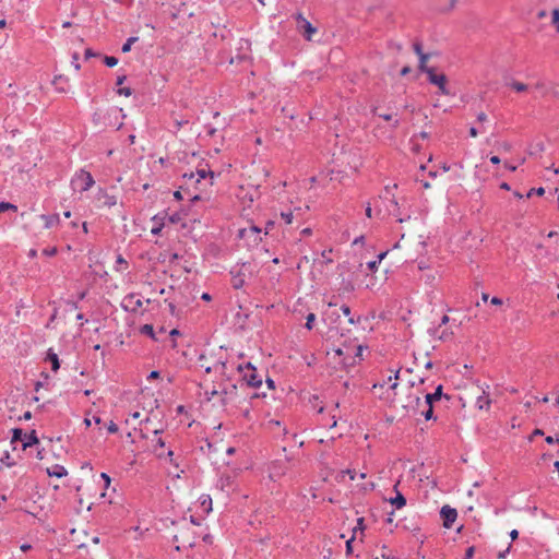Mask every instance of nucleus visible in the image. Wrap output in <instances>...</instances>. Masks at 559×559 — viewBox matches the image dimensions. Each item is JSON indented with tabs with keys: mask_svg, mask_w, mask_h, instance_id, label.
I'll use <instances>...</instances> for the list:
<instances>
[{
	"mask_svg": "<svg viewBox=\"0 0 559 559\" xmlns=\"http://www.w3.org/2000/svg\"><path fill=\"white\" fill-rule=\"evenodd\" d=\"M95 181L91 175V173L81 169L78 171L72 179V186L74 189H78L80 191H87L94 186Z\"/></svg>",
	"mask_w": 559,
	"mask_h": 559,
	"instance_id": "20e7f679",
	"label": "nucleus"
},
{
	"mask_svg": "<svg viewBox=\"0 0 559 559\" xmlns=\"http://www.w3.org/2000/svg\"><path fill=\"white\" fill-rule=\"evenodd\" d=\"M138 41V37H130L127 39V41L122 45V52H129L131 50L132 45Z\"/></svg>",
	"mask_w": 559,
	"mask_h": 559,
	"instance_id": "c756f323",
	"label": "nucleus"
},
{
	"mask_svg": "<svg viewBox=\"0 0 559 559\" xmlns=\"http://www.w3.org/2000/svg\"><path fill=\"white\" fill-rule=\"evenodd\" d=\"M281 217L285 221L286 224H292L294 215L293 212H282Z\"/></svg>",
	"mask_w": 559,
	"mask_h": 559,
	"instance_id": "58836bf2",
	"label": "nucleus"
},
{
	"mask_svg": "<svg viewBox=\"0 0 559 559\" xmlns=\"http://www.w3.org/2000/svg\"><path fill=\"white\" fill-rule=\"evenodd\" d=\"M117 93L121 96H126V97H129L132 92H131V88L130 87H120L118 88Z\"/></svg>",
	"mask_w": 559,
	"mask_h": 559,
	"instance_id": "c03bdc74",
	"label": "nucleus"
},
{
	"mask_svg": "<svg viewBox=\"0 0 559 559\" xmlns=\"http://www.w3.org/2000/svg\"><path fill=\"white\" fill-rule=\"evenodd\" d=\"M97 207H112L117 204V198L109 195L105 190L99 189L96 197Z\"/></svg>",
	"mask_w": 559,
	"mask_h": 559,
	"instance_id": "9b49d317",
	"label": "nucleus"
},
{
	"mask_svg": "<svg viewBox=\"0 0 559 559\" xmlns=\"http://www.w3.org/2000/svg\"><path fill=\"white\" fill-rule=\"evenodd\" d=\"M534 193H536L537 195H543L545 193V189L544 188H537V189H531L528 192H527V198H531Z\"/></svg>",
	"mask_w": 559,
	"mask_h": 559,
	"instance_id": "37998d69",
	"label": "nucleus"
},
{
	"mask_svg": "<svg viewBox=\"0 0 559 559\" xmlns=\"http://www.w3.org/2000/svg\"><path fill=\"white\" fill-rule=\"evenodd\" d=\"M78 60H79V55H78V53H74V55H73V62H72V63H73V66H74L75 70H80V68H81V66H80V63L78 62Z\"/></svg>",
	"mask_w": 559,
	"mask_h": 559,
	"instance_id": "603ef678",
	"label": "nucleus"
},
{
	"mask_svg": "<svg viewBox=\"0 0 559 559\" xmlns=\"http://www.w3.org/2000/svg\"><path fill=\"white\" fill-rule=\"evenodd\" d=\"M288 471V464L286 461H274L269 465V478L273 481L282 478Z\"/></svg>",
	"mask_w": 559,
	"mask_h": 559,
	"instance_id": "0eeeda50",
	"label": "nucleus"
},
{
	"mask_svg": "<svg viewBox=\"0 0 559 559\" xmlns=\"http://www.w3.org/2000/svg\"><path fill=\"white\" fill-rule=\"evenodd\" d=\"M311 234H312L311 228H308V227H307V228H304V229L301 230V235H302V236H310Z\"/></svg>",
	"mask_w": 559,
	"mask_h": 559,
	"instance_id": "338daca9",
	"label": "nucleus"
},
{
	"mask_svg": "<svg viewBox=\"0 0 559 559\" xmlns=\"http://www.w3.org/2000/svg\"><path fill=\"white\" fill-rule=\"evenodd\" d=\"M260 229L255 226H250L249 228H242L240 230V236L241 237H247L249 236L250 234H254V235H259L260 234Z\"/></svg>",
	"mask_w": 559,
	"mask_h": 559,
	"instance_id": "bb28decb",
	"label": "nucleus"
},
{
	"mask_svg": "<svg viewBox=\"0 0 559 559\" xmlns=\"http://www.w3.org/2000/svg\"><path fill=\"white\" fill-rule=\"evenodd\" d=\"M296 25L299 33L304 35L307 40H311L312 36L317 33V28L301 14L295 15Z\"/></svg>",
	"mask_w": 559,
	"mask_h": 559,
	"instance_id": "423d86ee",
	"label": "nucleus"
},
{
	"mask_svg": "<svg viewBox=\"0 0 559 559\" xmlns=\"http://www.w3.org/2000/svg\"><path fill=\"white\" fill-rule=\"evenodd\" d=\"M510 86H511L514 91H516V92H525V91H527V85H526V84H524V83H522V82H516V81H515V82H512V83L510 84Z\"/></svg>",
	"mask_w": 559,
	"mask_h": 559,
	"instance_id": "2f4dec72",
	"label": "nucleus"
},
{
	"mask_svg": "<svg viewBox=\"0 0 559 559\" xmlns=\"http://www.w3.org/2000/svg\"><path fill=\"white\" fill-rule=\"evenodd\" d=\"M474 552H475L474 546L468 547L466 549V554H465V558L464 559H472V557L474 556Z\"/></svg>",
	"mask_w": 559,
	"mask_h": 559,
	"instance_id": "09e8293b",
	"label": "nucleus"
},
{
	"mask_svg": "<svg viewBox=\"0 0 559 559\" xmlns=\"http://www.w3.org/2000/svg\"><path fill=\"white\" fill-rule=\"evenodd\" d=\"M107 430L109 433H116L118 431V426L114 421H110Z\"/></svg>",
	"mask_w": 559,
	"mask_h": 559,
	"instance_id": "de8ad7c7",
	"label": "nucleus"
},
{
	"mask_svg": "<svg viewBox=\"0 0 559 559\" xmlns=\"http://www.w3.org/2000/svg\"><path fill=\"white\" fill-rule=\"evenodd\" d=\"M48 359L51 362L52 370L57 371L60 367L57 354L48 353Z\"/></svg>",
	"mask_w": 559,
	"mask_h": 559,
	"instance_id": "cd10ccee",
	"label": "nucleus"
},
{
	"mask_svg": "<svg viewBox=\"0 0 559 559\" xmlns=\"http://www.w3.org/2000/svg\"><path fill=\"white\" fill-rule=\"evenodd\" d=\"M37 443H38V438H37L35 431H32L29 435L24 433V438L22 440L23 450H25L26 448L32 447L34 444H37Z\"/></svg>",
	"mask_w": 559,
	"mask_h": 559,
	"instance_id": "a211bd4d",
	"label": "nucleus"
},
{
	"mask_svg": "<svg viewBox=\"0 0 559 559\" xmlns=\"http://www.w3.org/2000/svg\"><path fill=\"white\" fill-rule=\"evenodd\" d=\"M364 530H365L364 518H359V519H357V525L354 527V536L357 534L358 531H360L362 533Z\"/></svg>",
	"mask_w": 559,
	"mask_h": 559,
	"instance_id": "4c0bfd02",
	"label": "nucleus"
},
{
	"mask_svg": "<svg viewBox=\"0 0 559 559\" xmlns=\"http://www.w3.org/2000/svg\"><path fill=\"white\" fill-rule=\"evenodd\" d=\"M405 394H401L395 392V397L393 399L394 406H400L405 409L407 413H415L418 411L420 404H423V400L419 394L413 391V388L409 386L406 389Z\"/></svg>",
	"mask_w": 559,
	"mask_h": 559,
	"instance_id": "f03ea898",
	"label": "nucleus"
},
{
	"mask_svg": "<svg viewBox=\"0 0 559 559\" xmlns=\"http://www.w3.org/2000/svg\"><path fill=\"white\" fill-rule=\"evenodd\" d=\"M165 445L164 441L162 438H157L156 440V445L154 447V452L156 453L157 456H162L163 453L159 451V449H163Z\"/></svg>",
	"mask_w": 559,
	"mask_h": 559,
	"instance_id": "72a5a7b5",
	"label": "nucleus"
},
{
	"mask_svg": "<svg viewBox=\"0 0 559 559\" xmlns=\"http://www.w3.org/2000/svg\"><path fill=\"white\" fill-rule=\"evenodd\" d=\"M490 302L495 306H501L502 305V299L498 298V297H492Z\"/></svg>",
	"mask_w": 559,
	"mask_h": 559,
	"instance_id": "5fc2aeb1",
	"label": "nucleus"
},
{
	"mask_svg": "<svg viewBox=\"0 0 559 559\" xmlns=\"http://www.w3.org/2000/svg\"><path fill=\"white\" fill-rule=\"evenodd\" d=\"M344 473H346V474L349 476V478H350L352 480H354V479H355V477H356V473H355V471L347 469V471H345Z\"/></svg>",
	"mask_w": 559,
	"mask_h": 559,
	"instance_id": "e2e57ef3",
	"label": "nucleus"
},
{
	"mask_svg": "<svg viewBox=\"0 0 559 559\" xmlns=\"http://www.w3.org/2000/svg\"><path fill=\"white\" fill-rule=\"evenodd\" d=\"M414 48H415V51H416V52L418 53V56H419V68H420V70H423V71H425V72H426V70L428 69V68L426 67V62H427L428 56H427V55H425V53H423V51H421V49H420V45H419V44H415Z\"/></svg>",
	"mask_w": 559,
	"mask_h": 559,
	"instance_id": "5701e85b",
	"label": "nucleus"
},
{
	"mask_svg": "<svg viewBox=\"0 0 559 559\" xmlns=\"http://www.w3.org/2000/svg\"><path fill=\"white\" fill-rule=\"evenodd\" d=\"M200 507L204 513H210L212 511V498L209 495H202L200 497Z\"/></svg>",
	"mask_w": 559,
	"mask_h": 559,
	"instance_id": "412c9836",
	"label": "nucleus"
},
{
	"mask_svg": "<svg viewBox=\"0 0 559 559\" xmlns=\"http://www.w3.org/2000/svg\"><path fill=\"white\" fill-rule=\"evenodd\" d=\"M96 55L92 51V49L87 48L85 50V59H88L91 57H95Z\"/></svg>",
	"mask_w": 559,
	"mask_h": 559,
	"instance_id": "680f3d73",
	"label": "nucleus"
},
{
	"mask_svg": "<svg viewBox=\"0 0 559 559\" xmlns=\"http://www.w3.org/2000/svg\"><path fill=\"white\" fill-rule=\"evenodd\" d=\"M378 263H379L378 261H370V262H368V264H367L368 269L373 271L377 267Z\"/></svg>",
	"mask_w": 559,
	"mask_h": 559,
	"instance_id": "052dcab7",
	"label": "nucleus"
},
{
	"mask_svg": "<svg viewBox=\"0 0 559 559\" xmlns=\"http://www.w3.org/2000/svg\"><path fill=\"white\" fill-rule=\"evenodd\" d=\"M207 175L211 177V179H213L214 174H213L212 171H209V173H207V171H206V170H204V169H200V170H198V176H199V178L205 179V178L207 177Z\"/></svg>",
	"mask_w": 559,
	"mask_h": 559,
	"instance_id": "a18cd8bd",
	"label": "nucleus"
},
{
	"mask_svg": "<svg viewBox=\"0 0 559 559\" xmlns=\"http://www.w3.org/2000/svg\"><path fill=\"white\" fill-rule=\"evenodd\" d=\"M47 473L49 476H55L58 478L67 476L68 474L67 469L61 465H53L52 467L47 468Z\"/></svg>",
	"mask_w": 559,
	"mask_h": 559,
	"instance_id": "6ab92c4d",
	"label": "nucleus"
},
{
	"mask_svg": "<svg viewBox=\"0 0 559 559\" xmlns=\"http://www.w3.org/2000/svg\"><path fill=\"white\" fill-rule=\"evenodd\" d=\"M23 438H24V433H23L22 429H19V428L13 429V435H12V440H11L12 443H14L16 441L22 442Z\"/></svg>",
	"mask_w": 559,
	"mask_h": 559,
	"instance_id": "7c9ffc66",
	"label": "nucleus"
},
{
	"mask_svg": "<svg viewBox=\"0 0 559 559\" xmlns=\"http://www.w3.org/2000/svg\"><path fill=\"white\" fill-rule=\"evenodd\" d=\"M399 481L394 486L395 497L390 498L388 501L396 509H402L406 506L405 497L397 490Z\"/></svg>",
	"mask_w": 559,
	"mask_h": 559,
	"instance_id": "ddd939ff",
	"label": "nucleus"
},
{
	"mask_svg": "<svg viewBox=\"0 0 559 559\" xmlns=\"http://www.w3.org/2000/svg\"><path fill=\"white\" fill-rule=\"evenodd\" d=\"M443 388L442 385H438L433 393H428L425 395V400H423V404H433L436 401H439L442 396Z\"/></svg>",
	"mask_w": 559,
	"mask_h": 559,
	"instance_id": "4468645a",
	"label": "nucleus"
},
{
	"mask_svg": "<svg viewBox=\"0 0 559 559\" xmlns=\"http://www.w3.org/2000/svg\"><path fill=\"white\" fill-rule=\"evenodd\" d=\"M511 546H508L506 550L498 554L499 559H504L507 554L510 551Z\"/></svg>",
	"mask_w": 559,
	"mask_h": 559,
	"instance_id": "6e6d98bb",
	"label": "nucleus"
},
{
	"mask_svg": "<svg viewBox=\"0 0 559 559\" xmlns=\"http://www.w3.org/2000/svg\"><path fill=\"white\" fill-rule=\"evenodd\" d=\"M546 442L549 443V444L558 443L559 442V438L558 437L548 436L546 438Z\"/></svg>",
	"mask_w": 559,
	"mask_h": 559,
	"instance_id": "3c124183",
	"label": "nucleus"
},
{
	"mask_svg": "<svg viewBox=\"0 0 559 559\" xmlns=\"http://www.w3.org/2000/svg\"><path fill=\"white\" fill-rule=\"evenodd\" d=\"M167 214L163 215H155L152 221L154 223L153 227L151 228V233L153 235H158L162 231V228L164 226V221L166 218Z\"/></svg>",
	"mask_w": 559,
	"mask_h": 559,
	"instance_id": "dca6fc26",
	"label": "nucleus"
},
{
	"mask_svg": "<svg viewBox=\"0 0 559 559\" xmlns=\"http://www.w3.org/2000/svg\"><path fill=\"white\" fill-rule=\"evenodd\" d=\"M199 364L206 373L214 372L221 376H225L226 373V362L223 360H214L213 362H210L206 356L201 355L199 358Z\"/></svg>",
	"mask_w": 559,
	"mask_h": 559,
	"instance_id": "39448f33",
	"label": "nucleus"
},
{
	"mask_svg": "<svg viewBox=\"0 0 559 559\" xmlns=\"http://www.w3.org/2000/svg\"><path fill=\"white\" fill-rule=\"evenodd\" d=\"M477 120H478L479 122H484V121H486V120H487V115H486L485 112H480V114H478V116H477Z\"/></svg>",
	"mask_w": 559,
	"mask_h": 559,
	"instance_id": "bf43d9fd",
	"label": "nucleus"
},
{
	"mask_svg": "<svg viewBox=\"0 0 559 559\" xmlns=\"http://www.w3.org/2000/svg\"><path fill=\"white\" fill-rule=\"evenodd\" d=\"M269 426H270V428L273 430V427H274V428H280L281 423H280V421H277V420H271V421H269Z\"/></svg>",
	"mask_w": 559,
	"mask_h": 559,
	"instance_id": "4d7b16f0",
	"label": "nucleus"
},
{
	"mask_svg": "<svg viewBox=\"0 0 559 559\" xmlns=\"http://www.w3.org/2000/svg\"><path fill=\"white\" fill-rule=\"evenodd\" d=\"M393 250H401L404 252L403 257L405 259L414 260L419 255L426 253V242L421 239V237H405L404 235L401 239L393 246Z\"/></svg>",
	"mask_w": 559,
	"mask_h": 559,
	"instance_id": "f257e3e1",
	"label": "nucleus"
},
{
	"mask_svg": "<svg viewBox=\"0 0 559 559\" xmlns=\"http://www.w3.org/2000/svg\"><path fill=\"white\" fill-rule=\"evenodd\" d=\"M475 395H476L475 406L480 411L488 409L491 401L489 399V393L486 391V389L480 385H477L475 388Z\"/></svg>",
	"mask_w": 559,
	"mask_h": 559,
	"instance_id": "1a4fd4ad",
	"label": "nucleus"
},
{
	"mask_svg": "<svg viewBox=\"0 0 559 559\" xmlns=\"http://www.w3.org/2000/svg\"><path fill=\"white\" fill-rule=\"evenodd\" d=\"M469 135H471L472 138H476V136L478 135V131H477V129H476V128H474V127H472V128L469 129Z\"/></svg>",
	"mask_w": 559,
	"mask_h": 559,
	"instance_id": "0e129e2a",
	"label": "nucleus"
},
{
	"mask_svg": "<svg viewBox=\"0 0 559 559\" xmlns=\"http://www.w3.org/2000/svg\"><path fill=\"white\" fill-rule=\"evenodd\" d=\"M141 333L145 334V335H147V336H150L152 338H155L154 328L151 324H144L141 328Z\"/></svg>",
	"mask_w": 559,
	"mask_h": 559,
	"instance_id": "c85d7f7f",
	"label": "nucleus"
},
{
	"mask_svg": "<svg viewBox=\"0 0 559 559\" xmlns=\"http://www.w3.org/2000/svg\"><path fill=\"white\" fill-rule=\"evenodd\" d=\"M104 62L107 67H115L118 63V59L115 57H105Z\"/></svg>",
	"mask_w": 559,
	"mask_h": 559,
	"instance_id": "79ce46f5",
	"label": "nucleus"
},
{
	"mask_svg": "<svg viewBox=\"0 0 559 559\" xmlns=\"http://www.w3.org/2000/svg\"><path fill=\"white\" fill-rule=\"evenodd\" d=\"M354 539H355V536H353L350 539H348L346 542V554L347 555H350L353 552L352 544H353Z\"/></svg>",
	"mask_w": 559,
	"mask_h": 559,
	"instance_id": "49530a36",
	"label": "nucleus"
},
{
	"mask_svg": "<svg viewBox=\"0 0 559 559\" xmlns=\"http://www.w3.org/2000/svg\"><path fill=\"white\" fill-rule=\"evenodd\" d=\"M217 488L226 493L234 492L236 490V479L235 476L229 474H223L216 484Z\"/></svg>",
	"mask_w": 559,
	"mask_h": 559,
	"instance_id": "9d476101",
	"label": "nucleus"
},
{
	"mask_svg": "<svg viewBox=\"0 0 559 559\" xmlns=\"http://www.w3.org/2000/svg\"><path fill=\"white\" fill-rule=\"evenodd\" d=\"M440 514L443 520V525L447 528H450L457 518L456 510L449 506H443L441 508Z\"/></svg>",
	"mask_w": 559,
	"mask_h": 559,
	"instance_id": "f8f14e48",
	"label": "nucleus"
},
{
	"mask_svg": "<svg viewBox=\"0 0 559 559\" xmlns=\"http://www.w3.org/2000/svg\"><path fill=\"white\" fill-rule=\"evenodd\" d=\"M243 283H245V281L240 275L234 276V278H233L234 288H237V289L241 288L243 286Z\"/></svg>",
	"mask_w": 559,
	"mask_h": 559,
	"instance_id": "f704fd0d",
	"label": "nucleus"
},
{
	"mask_svg": "<svg viewBox=\"0 0 559 559\" xmlns=\"http://www.w3.org/2000/svg\"><path fill=\"white\" fill-rule=\"evenodd\" d=\"M551 21L556 25L557 31L559 32V10L555 9L551 13Z\"/></svg>",
	"mask_w": 559,
	"mask_h": 559,
	"instance_id": "e433bc0d",
	"label": "nucleus"
},
{
	"mask_svg": "<svg viewBox=\"0 0 559 559\" xmlns=\"http://www.w3.org/2000/svg\"><path fill=\"white\" fill-rule=\"evenodd\" d=\"M40 218L44 221L45 223V228H51V227H55V226H58L59 223H60V217L58 214H53V215H41Z\"/></svg>",
	"mask_w": 559,
	"mask_h": 559,
	"instance_id": "f3484780",
	"label": "nucleus"
},
{
	"mask_svg": "<svg viewBox=\"0 0 559 559\" xmlns=\"http://www.w3.org/2000/svg\"><path fill=\"white\" fill-rule=\"evenodd\" d=\"M457 4V0H441L440 8L442 11H451Z\"/></svg>",
	"mask_w": 559,
	"mask_h": 559,
	"instance_id": "b1692460",
	"label": "nucleus"
},
{
	"mask_svg": "<svg viewBox=\"0 0 559 559\" xmlns=\"http://www.w3.org/2000/svg\"><path fill=\"white\" fill-rule=\"evenodd\" d=\"M418 271L421 272L420 281L425 283V285L433 287L439 282L441 274L440 272L432 267L428 261L421 260L417 264Z\"/></svg>",
	"mask_w": 559,
	"mask_h": 559,
	"instance_id": "7ed1b4c3",
	"label": "nucleus"
},
{
	"mask_svg": "<svg viewBox=\"0 0 559 559\" xmlns=\"http://www.w3.org/2000/svg\"><path fill=\"white\" fill-rule=\"evenodd\" d=\"M0 460H1V462H0L1 468L4 466L11 467V466L15 465V462L12 460L8 450H1Z\"/></svg>",
	"mask_w": 559,
	"mask_h": 559,
	"instance_id": "4be33fe9",
	"label": "nucleus"
},
{
	"mask_svg": "<svg viewBox=\"0 0 559 559\" xmlns=\"http://www.w3.org/2000/svg\"><path fill=\"white\" fill-rule=\"evenodd\" d=\"M248 384L251 386L258 388L261 384V379H258L255 374H251L248 378Z\"/></svg>",
	"mask_w": 559,
	"mask_h": 559,
	"instance_id": "c9c22d12",
	"label": "nucleus"
},
{
	"mask_svg": "<svg viewBox=\"0 0 559 559\" xmlns=\"http://www.w3.org/2000/svg\"><path fill=\"white\" fill-rule=\"evenodd\" d=\"M518 536H519V532L516 530H512L510 532V537L512 540H515L518 538Z\"/></svg>",
	"mask_w": 559,
	"mask_h": 559,
	"instance_id": "69168bd1",
	"label": "nucleus"
},
{
	"mask_svg": "<svg viewBox=\"0 0 559 559\" xmlns=\"http://www.w3.org/2000/svg\"><path fill=\"white\" fill-rule=\"evenodd\" d=\"M426 73L428 74V80L431 84H435L439 87L441 94L449 95L450 92L447 88V76L442 73L438 74L433 69H427Z\"/></svg>",
	"mask_w": 559,
	"mask_h": 559,
	"instance_id": "6e6552de",
	"label": "nucleus"
},
{
	"mask_svg": "<svg viewBox=\"0 0 559 559\" xmlns=\"http://www.w3.org/2000/svg\"><path fill=\"white\" fill-rule=\"evenodd\" d=\"M341 309H342V311H343V313H344L345 316H349V313H350V309H349V307H348V306H342V308H341Z\"/></svg>",
	"mask_w": 559,
	"mask_h": 559,
	"instance_id": "774afa93",
	"label": "nucleus"
},
{
	"mask_svg": "<svg viewBox=\"0 0 559 559\" xmlns=\"http://www.w3.org/2000/svg\"><path fill=\"white\" fill-rule=\"evenodd\" d=\"M306 319H307V321H306V328H307L308 330H311V329H312V326H313V322H314V320H316V314L311 312V313H309V314L307 316V318H306Z\"/></svg>",
	"mask_w": 559,
	"mask_h": 559,
	"instance_id": "ea45409f",
	"label": "nucleus"
},
{
	"mask_svg": "<svg viewBox=\"0 0 559 559\" xmlns=\"http://www.w3.org/2000/svg\"><path fill=\"white\" fill-rule=\"evenodd\" d=\"M309 262H310L309 258L305 255L300 259L299 263L297 264V267L300 269L302 263H309Z\"/></svg>",
	"mask_w": 559,
	"mask_h": 559,
	"instance_id": "13d9d810",
	"label": "nucleus"
},
{
	"mask_svg": "<svg viewBox=\"0 0 559 559\" xmlns=\"http://www.w3.org/2000/svg\"><path fill=\"white\" fill-rule=\"evenodd\" d=\"M185 534H186V532L182 531L181 532V542H182L183 546L185 545L193 546V544H194L193 538L187 537V535H185Z\"/></svg>",
	"mask_w": 559,
	"mask_h": 559,
	"instance_id": "a19ab883",
	"label": "nucleus"
},
{
	"mask_svg": "<svg viewBox=\"0 0 559 559\" xmlns=\"http://www.w3.org/2000/svg\"><path fill=\"white\" fill-rule=\"evenodd\" d=\"M331 253H332V249H329V250H324L322 253H321V260L319 261L320 264H328V263H332L333 262V259L331 258Z\"/></svg>",
	"mask_w": 559,
	"mask_h": 559,
	"instance_id": "a878e982",
	"label": "nucleus"
},
{
	"mask_svg": "<svg viewBox=\"0 0 559 559\" xmlns=\"http://www.w3.org/2000/svg\"><path fill=\"white\" fill-rule=\"evenodd\" d=\"M9 210L16 211L17 207H16V205H14L12 203H9V202H1L0 203V213H3V212L9 211Z\"/></svg>",
	"mask_w": 559,
	"mask_h": 559,
	"instance_id": "473e14b6",
	"label": "nucleus"
},
{
	"mask_svg": "<svg viewBox=\"0 0 559 559\" xmlns=\"http://www.w3.org/2000/svg\"><path fill=\"white\" fill-rule=\"evenodd\" d=\"M498 146H499L500 150H503L506 152H509L511 150V145L509 143H507V142H502Z\"/></svg>",
	"mask_w": 559,
	"mask_h": 559,
	"instance_id": "8fccbe9b",
	"label": "nucleus"
},
{
	"mask_svg": "<svg viewBox=\"0 0 559 559\" xmlns=\"http://www.w3.org/2000/svg\"><path fill=\"white\" fill-rule=\"evenodd\" d=\"M207 381H209L207 379H204L202 385H204V389H205L204 394L206 395V399L209 401H211L215 395L221 394V391L215 385H213L212 388H209Z\"/></svg>",
	"mask_w": 559,
	"mask_h": 559,
	"instance_id": "aec40b11",
	"label": "nucleus"
},
{
	"mask_svg": "<svg viewBox=\"0 0 559 559\" xmlns=\"http://www.w3.org/2000/svg\"><path fill=\"white\" fill-rule=\"evenodd\" d=\"M433 404H420L417 412L414 415L424 416L425 419L429 420L433 417Z\"/></svg>",
	"mask_w": 559,
	"mask_h": 559,
	"instance_id": "2eb2a0df",
	"label": "nucleus"
},
{
	"mask_svg": "<svg viewBox=\"0 0 559 559\" xmlns=\"http://www.w3.org/2000/svg\"><path fill=\"white\" fill-rule=\"evenodd\" d=\"M102 479H104L106 487L110 484V477L106 473L100 474Z\"/></svg>",
	"mask_w": 559,
	"mask_h": 559,
	"instance_id": "864d4df0",
	"label": "nucleus"
},
{
	"mask_svg": "<svg viewBox=\"0 0 559 559\" xmlns=\"http://www.w3.org/2000/svg\"><path fill=\"white\" fill-rule=\"evenodd\" d=\"M128 266L127 261L122 258V255H118L116 260V271L123 272Z\"/></svg>",
	"mask_w": 559,
	"mask_h": 559,
	"instance_id": "393cba45",
	"label": "nucleus"
}]
</instances>
